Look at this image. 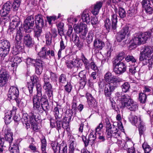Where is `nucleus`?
I'll use <instances>...</instances> for the list:
<instances>
[{"label": "nucleus", "mask_w": 153, "mask_h": 153, "mask_svg": "<svg viewBox=\"0 0 153 153\" xmlns=\"http://www.w3.org/2000/svg\"><path fill=\"white\" fill-rule=\"evenodd\" d=\"M12 4L8 1L4 4L2 7L9 12L12 8Z\"/></svg>", "instance_id": "50"}, {"label": "nucleus", "mask_w": 153, "mask_h": 153, "mask_svg": "<svg viewBox=\"0 0 153 153\" xmlns=\"http://www.w3.org/2000/svg\"><path fill=\"white\" fill-rule=\"evenodd\" d=\"M75 140L74 139H72L71 140H70L69 149L74 150V148L76 146Z\"/></svg>", "instance_id": "62"}, {"label": "nucleus", "mask_w": 153, "mask_h": 153, "mask_svg": "<svg viewBox=\"0 0 153 153\" xmlns=\"http://www.w3.org/2000/svg\"><path fill=\"white\" fill-rule=\"evenodd\" d=\"M118 85H113L110 84H106L104 88V95L105 97L109 99L112 108L113 109L115 108V103L111 98V95L112 93L114 91L115 88L117 87Z\"/></svg>", "instance_id": "6"}, {"label": "nucleus", "mask_w": 153, "mask_h": 153, "mask_svg": "<svg viewBox=\"0 0 153 153\" xmlns=\"http://www.w3.org/2000/svg\"><path fill=\"white\" fill-rule=\"evenodd\" d=\"M40 119L39 117L36 116L32 112L30 113L29 114V122L30 123L37 122Z\"/></svg>", "instance_id": "40"}, {"label": "nucleus", "mask_w": 153, "mask_h": 153, "mask_svg": "<svg viewBox=\"0 0 153 153\" xmlns=\"http://www.w3.org/2000/svg\"><path fill=\"white\" fill-rule=\"evenodd\" d=\"M31 82L28 83L27 86L30 94L33 93V89L35 83H38L39 81V78L36 75L31 76Z\"/></svg>", "instance_id": "20"}, {"label": "nucleus", "mask_w": 153, "mask_h": 153, "mask_svg": "<svg viewBox=\"0 0 153 153\" xmlns=\"http://www.w3.org/2000/svg\"><path fill=\"white\" fill-rule=\"evenodd\" d=\"M104 42L100 39H96L94 42V46L98 50H102L105 46Z\"/></svg>", "instance_id": "25"}, {"label": "nucleus", "mask_w": 153, "mask_h": 153, "mask_svg": "<svg viewBox=\"0 0 153 153\" xmlns=\"http://www.w3.org/2000/svg\"><path fill=\"white\" fill-rule=\"evenodd\" d=\"M117 16L116 14L111 15L110 18H107L105 21L104 25L108 31L111 29L115 30L117 27Z\"/></svg>", "instance_id": "7"}, {"label": "nucleus", "mask_w": 153, "mask_h": 153, "mask_svg": "<svg viewBox=\"0 0 153 153\" xmlns=\"http://www.w3.org/2000/svg\"><path fill=\"white\" fill-rule=\"evenodd\" d=\"M138 123H139L138 126H138V128L139 134L140 136H141V135L144 134V132L145 130V128L144 127V123L142 121L140 120Z\"/></svg>", "instance_id": "38"}, {"label": "nucleus", "mask_w": 153, "mask_h": 153, "mask_svg": "<svg viewBox=\"0 0 153 153\" xmlns=\"http://www.w3.org/2000/svg\"><path fill=\"white\" fill-rule=\"evenodd\" d=\"M10 44L8 41L4 40H0V55L4 57L9 53Z\"/></svg>", "instance_id": "10"}, {"label": "nucleus", "mask_w": 153, "mask_h": 153, "mask_svg": "<svg viewBox=\"0 0 153 153\" xmlns=\"http://www.w3.org/2000/svg\"><path fill=\"white\" fill-rule=\"evenodd\" d=\"M74 28L76 32L79 33L80 38L83 39H85L86 34L88 32L87 26L86 24L81 23L80 25L74 24Z\"/></svg>", "instance_id": "9"}, {"label": "nucleus", "mask_w": 153, "mask_h": 153, "mask_svg": "<svg viewBox=\"0 0 153 153\" xmlns=\"http://www.w3.org/2000/svg\"><path fill=\"white\" fill-rule=\"evenodd\" d=\"M24 43L25 45L27 47H30L32 45V38L29 34H27L24 36Z\"/></svg>", "instance_id": "26"}, {"label": "nucleus", "mask_w": 153, "mask_h": 153, "mask_svg": "<svg viewBox=\"0 0 153 153\" xmlns=\"http://www.w3.org/2000/svg\"><path fill=\"white\" fill-rule=\"evenodd\" d=\"M87 72L86 71H81L79 73V76L81 78V79H83V81L85 82L87 81L86 75Z\"/></svg>", "instance_id": "46"}, {"label": "nucleus", "mask_w": 153, "mask_h": 153, "mask_svg": "<svg viewBox=\"0 0 153 153\" xmlns=\"http://www.w3.org/2000/svg\"><path fill=\"white\" fill-rule=\"evenodd\" d=\"M42 32V28L36 27L34 30V36L37 38L38 40L41 37V35Z\"/></svg>", "instance_id": "36"}, {"label": "nucleus", "mask_w": 153, "mask_h": 153, "mask_svg": "<svg viewBox=\"0 0 153 153\" xmlns=\"http://www.w3.org/2000/svg\"><path fill=\"white\" fill-rule=\"evenodd\" d=\"M132 65H133V66H131L130 67L129 71V73H131V74L134 75L136 72V68L137 67V64H132Z\"/></svg>", "instance_id": "60"}, {"label": "nucleus", "mask_w": 153, "mask_h": 153, "mask_svg": "<svg viewBox=\"0 0 153 153\" xmlns=\"http://www.w3.org/2000/svg\"><path fill=\"white\" fill-rule=\"evenodd\" d=\"M131 29L130 25H126L123 27L117 33V42H120L125 39L126 36L128 35Z\"/></svg>", "instance_id": "11"}, {"label": "nucleus", "mask_w": 153, "mask_h": 153, "mask_svg": "<svg viewBox=\"0 0 153 153\" xmlns=\"http://www.w3.org/2000/svg\"><path fill=\"white\" fill-rule=\"evenodd\" d=\"M71 117L70 116L68 118V117H64L63 121L62 124V127L64 129H67L68 128L69 126V121L70 120H71Z\"/></svg>", "instance_id": "39"}, {"label": "nucleus", "mask_w": 153, "mask_h": 153, "mask_svg": "<svg viewBox=\"0 0 153 153\" xmlns=\"http://www.w3.org/2000/svg\"><path fill=\"white\" fill-rule=\"evenodd\" d=\"M72 39L75 43L79 44L80 42L79 37L75 33H73L72 35Z\"/></svg>", "instance_id": "58"}, {"label": "nucleus", "mask_w": 153, "mask_h": 153, "mask_svg": "<svg viewBox=\"0 0 153 153\" xmlns=\"http://www.w3.org/2000/svg\"><path fill=\"white\" fill-rule=\"evenodd\" d=\"M125 54L124 52H120L116 57H115L113 61V64H116L117 63L120 62L124 58Z\"/></svg>", "instance_id": "31"}, {"label": "nucleus", "mask_w": 153, "mask_h": 153, "mask_svg": "<svg viewBox=\"0 0 153 153\" xmlns=\"http://www.w3.org/2000/svg\"><path fill=\"white\" fill-rule=\"evenodd\" d=\"M47 19L49 25H51L52 24L54 23L55 20L57 19L56 16H53L49 17H47Z\"/></svg>", "instance_id": "54"}, {"label": "nucleus", "mask_w": 153, "mask_h": 153, "mask_svg": "<svg viewBox=\"0 0 153 153\" xmlns=\"http://www.w3.org/2000/svg\"><path fill=\"white\" fill-rule=\"evenodd\" d=\"M45 90V92L48 96V98L50 100L52 99L53 98V90L52 85L47 86L45 88H43Z\"/></svg>", "instance_id": "32"}, {"label": "nucleus", "mask_w": 153, "mask_h": 153, "mask_svg": "<svg viewBox=\"0 0 153 153\" xmlns=\"http://www.w3.org/2000/svg\"><path fill=\"white\" fill-rule=\"evenodd\" d=\"M117 141L116 142L118 146L121 149H123L124 150H127V149L128 145L126 142L124 140H122L117 139Z\"/></svg>", "instance_id": "34"}, {"label": "nucleus", "mask_w": 153, "mask_h": 153, "mask_svg": "<svg viewBox=\"0 0 153 153\" xmlns=\"http://www.w3.org/2000/svg\"><path fill=\"white\" fill-rule=\"evenodd\" d=\"M115 95L117 100L120 101L122 107H126L132 111H135L137 109V103L134 101L129 95H123L122 92H116Z\"/></svg>", "instance_id": "2"}, {"label": "nucleus", "mask_w": 153, "mask_h": 153, "mask_svg": "<svg viewBox=\"0 0 153 153\" xmlns=\"http://www.w3.org/2000/svg\"><path fill=\"white\" fill-rule=\"evenodd\" d=\"M50 78L51 80L55 81L56 79V76L54 73L50 71H47L44 74L43 77L42 78L44 82L43 86V88H45L46 87L51 85L50 82Z\"/></svg>", "instance_id": "8"}, {"label": "nucleus", "mask_w": 153, "mask_h": 153, "mask_svg": "<svg viewBox=\"0 0 153 153\" xmlns=\"http://www.w3.org/2000/svg\"><path fill=\"white\" fill-rule=\"evenodd\" d=\"M153 53V47L149 46H146L143 47L140 52V61L142 62L144 65H147L149 60Z\"/></svg>", "instance_id": "4"}, {"label": "nucleus", "mask_w": 153, "mask_h": 153, "mask_svg": "<svg viewBox=\"0 0 153 153\" xmlns=\"http://www.w3.org/2000/svg\"><path fill=\"white\" fill-rule=\"evenodd\" d=\"M20 142L19 140H17L13 145H10L9 150L10 153H19V146Z\"/></svg>", "instance_id": "23"}, {"label": "nucleus", "mask_w": 153, "mask_h": 153, "mask_svg": "<svg viewBox=\"0 0 153 153\" xmlns=\"http://www.w3.org/2000/svg\"><path fill=\"white\" fill-rule=\"evenodd\" d=\"M89 13L88 10H85L83 11L82 16L83 22H89L90 18Z\"/></svg>", "instance_id": "30"}, {"label": "nucleus", "mask_w": 153, "mask_h": 153, "mask_svg": "<svg viewBox=\"0 0 153 153\" xmlns=\"http://www.w3.org/2000/svg\"><path fill=\"white\" fill-rule=\"evenodd\" d=\"M151 36V33L149 32L140 33L134 37L131 41V46H134L144 44Z\"/></svg>", "instance_id": "5"}, {"label": "nucleus", "mask_w": 153, "mask_h": 153, "mask_svg": "<svg viewBox=\"0 0 153 153\" xmlns=\"http://www.w3.org/2000/svg\"><path fill=\"white\" fill-rule=\"evenodd\" d=\"M35 24L36 27L42 28L44 26V21L42 15L38 14L35 16Z\"/></svg>", "instance_id": "22"}, {"label": "nucleus", "mask_w": 153, "mask_h": 153, "mask_svg": "<svg viewBox=\"0 0 153 153\" xmlns=\"http://www.w3.org/2000/svg\"><path fill=\"white\" fill-rule=\"evenodd\" d=\"M47 49L45 47H44L42 48L40 51L38 53V55L39 57L42 59L46 58L47 54Z\"/></svg>", "instance_id": "35"}, {"label": "nucleus", "mask_w": 153, "mask_h": 153, "mask_svg": "<svg viewBox=\"0 0 153 153\" xmlns=\"http://www.w3.org/2000/svg\"><path fill=\"white\" fill-rule=\"evenodd\" d=\"M82 59L85 65V68L87 69H88L89 68L88 61L83 54H82Z\"/></svg>", "instance_id": "53"}, {"label": "nucleus", "mask_w": 153, "mask_h": 153, "mask_svg": "<svg viewBox=\"0 0 153 153\" xmlns=\"http://www.w3.org/2000/svg\"><path fill=\"white\" fill-rule=\"evenodd\" d=\"M23 28L20 27L19 29L18 30L16 33L15 42V48L17 49V51H19L22 49L21 40L23 37Z\"/></svg>", "instance_id": "13"}, {"label": "nucleus", "mask_w": 153, "mask_h": 153, "mask_svg": "<svg viewBox=\"0 0 153 153\" xmlns=\"http://www.w3.org/2000/svg\"><path fill=\"white\" fill-rule=\"evenodd\" d=\"M66 82V78L65 75L62 74L59 76V83H64Z\"/></svg>", "instance_id": "64"}, {"label": "nucleus", "mask_w": 153, "mask_h": 153, "mask_svg": "<svg viewBox=\"0 0 153 153\" xmlns=\"http://www.w3.org/2000/svg\"><path fill=\"white\" fill-rule=\"evenodd\" d=\"M142 4L143 8L147 13L151 14L153 13V9L149 0H143Z\"/></svg>", "instance_id": "19"}, {"label": "nucleus", "mask_w": 153, "mask_h": 153, "mask_svg": "<svg viewBox=\"0 0 153 153\" xmlns=\"http://www.w3.org/2000/svg\"><path fill=\"white\" fill-rule=\"evenodd\" d=\"M51 146L52 147V149L54 151V153H58L57 152L58 150L59 151L60 149V145H58L57 144L52 143L51 144Z\"/></svg>", "instance_id": "61"}, {"label": "nucleus", "mask_w": 153, "mask_h": 153, "mask_svg": "<svg viewBox=\"0 0 153 153\" xmlns=\"http://www.w3.org/2000/svg\"><path fill=\"white\" fill-rule=\"evenodd\" d=\"M105 125L106 127V133L107 137L110 138L111 140L114 139H118L120 137V132L117 130V127L113 124H111L108 118L105 120Z\"/></svg>", "instance_id": "3"}, {"label": "nucleus", "mask_w": 153, "mask_h": 153, "mask_svg": "<svg viewBox=\"0 0 153 153\" xmlns=\"http://www.w3.org/2000/svg\"><path fill=\"white\" fill-rule=\"evenodd\" d=\"M129 119L132 124L135 126H138V125L139 124V123H138L139 121L140 120L141 121L140 119L138 120L137 116L131 115H130L129 117Z\"/></svg>", "instance_id": "33"}, {"label": "nucleus", "mask_w": 153, "mask_h": 153, "mask_svg": "<svg viewBox=\"0 0 153 153\" xmlns=\"http://www.w3.org/2000/svg\"><path fill=\"white\" fill-rule=\"evenodd\" d=\"M149 95V94H146L143 92L139 94V100L142 103H145L146 101L147 95Z\"/></svg>", "instance_id": "37"}, {"label": "nucleus", "mask_w": 153, "mask_h": 153, "mask_svg": "<svg viewBox=\"0 0 153 153\" xmlns=\"http://www.w3.org/2000/svg\"><path fill=\"white\" fill-rule=\"evenodd\" d=\"M102 3L101 1L97 2L94 6V9L91 12L94 15H96L98 14L99 10L102 7Z\"/></svg>", "instance_id": "29"}, {"label": "nucleus", "mask_w": 153, "mask_h": 153, "mask_svg": "<svg viewBox=\"0 0 153 153\" xmlns=\"http://www.w3.org/2000/svg\"><path fill=\"white\" fill-rule=\"evenodd\" d=\"M103 125L102 123H100L99 125L95 129V134H99L101 131V130L103 127Z\"/></svg>", "instance_id": "59"}, {"label": "nucleus", "mask_w": 153, "mask_h": 153, "mask_svg": "<svg viewBox=\"0 0 153 153\" xmlns=\"http://www.w3.org/2000/svg\"><path fill=\"white\" fill-rule=\"evenodd\" d=\"M7 71L3 69H1L0 71V86L3 87L5 86L7 81Z\"/></svg>", "instance_id": "18"}, {"label": "nucleus", "mask_w": 153, "mask_h": 153, "mask_svg": "<svg viewBox=\"0 0 153 153\" xmlns=\"http://www.w3.org/2000/svg\"><path fill=\"white\" fill-rule=\"evenodd\" d=\"M97 136L95 133L91 132L88 135V139L84 136H82V139L83 141L85 147H87L88 145V143H91V145L94 143L96 139V137Z\"/></svg>", "instance_id": "17"}, {"label": "nucleus", "mask_w": 153, "mask_h": 153, "mask_svg": "<svg viewBox=\"0 0 153 153\" xmlns=\"http://www.w3.org/2000/svg\"><path fill=\"white\" fill-rule=\"evenodd\" d=\"M59 153H67V147L66 145L63 146L62 144L60 145Z\"/></svg>", "instance_id": "55"}, {"label": "nucleus", "mask_w": 153, "mask_h": 153, "mask_svg": "<svg viewBox=\"0 0 153 153\" xmlns=\"http://www.w3.org/2000/svg\"><path fill=\"white\" fill-rule=\"evenodd\" d=\"M86 96L88 103L89 106L91 107L95 106L96 105V102L92 95L90 93H87L86 94Z\"/></svg>", "instance_id": "27"}, {"label": "nucleus", "mask_w": 153, "mask_h": 153, "mask_svg": "<svg viewBox=\"0 0 153 153\" xmlns=\"http://www.w3.org/2000/svg\"><path fill=\"white\" fill-rule=\"evenodd\" d=\"M123 92H127L130 88V85L128 82H124L121 86Z\"/></svg>", "instance_id": "49"}, {"label": "nucleus", "mask_w": 153, "mask_h": 153, "mask_svg": "<svg viewBox=\"0 0 153 153\" xmlns=\"http://www.w3.org/2000/svg\"><path fill=\"white\" fill-rule=\"evenodd\" d=\"M73 67L76 69L77 71L79 69L80 66L79 64V61L78 60L76 59H73L72 61Z\"/></svg>", "instance_id": "52"}, {"label": "nucleus", "mask_w": 153, "mask_h": 153, "mask_svg": "<svg viewBox=\"0 0 153 153\" xmlns=\"http://www.w3.org/2000/svg\"><path fill=\"white\" fill-rule=\"evenodd\" d=\"M21 1V0H14L13 6V9L15 10H18V7L20 6Z\"/></svg>", "instance_id": "51"}, {"label": "nucleus", "mask_w": 153, "mask_h": 153, "mask_svg": "<svg viewBox=\"0 0 153 153\" xmlns=\"http://www.w3.org/2000/svg\"><path fill=\"white\" fill-rule=\"evenodd\" d=\"M104 79L105 81L108 82V84L113 85H118V83L122 82L123 79L119 77L112 75L111 73L110 72L106 73L104 76Z\"/></svg>", "instance_id": "12"}, {"label": "nucleus", "mask_w": 153, "mask_h": 153, "mask_svg": "<svg viewBox=\"0 0 153 153\" xmlns=\"http://www.w3.org/2000/svg\"><path fill=\"white\" fill-rule=\"evenodd\" d=\"M16 111L14 110V107H13V109L12 110L8 111L5 113L4 117V121L6 124L10 123L12 120L11 118L12 115L16 114Z\"/></svg>", "instance_id": "21"}, {"label": "nucleus", "mask_w": 153, "mask_h": 153, "mask_svg": "<svg viewBox=\"0 0 153 153\" xmlns=\"http://www.w3.org/2000/svg\"><path fill=\"white\" fill-rule=\"evenodd\" d=\"M91 22L94 28H96L99 27V21L97 17H92L91 19Z\"/></svg>", "instance_id": "43"}, {"label": "nucleus", "mask_w": 153, "mask_h": 153, "mask_svg": "<svg viewBox=\"0 0 153 153\" xmlns=\"http://www.w3.org/2000/svg\"><path fill=\"white\" fill-rule=\"evenodd\" d=\"M41 149L42 153H47L46 152L47 144L46 139L44 137H42L41 140Z\"/></svg>", "instance_id": "41"}, {"label": "nucleus", "mask_w": 153, "mask_h": 153, "mask_svg": "<svg viewBox=\"0 0 153 153\" xmlns=\"http://www.w3.org/2000/svg\"><path fill=\"white\" fill-rule=\"evenodd\" d=\"M64 88L65 90L68 93H69L72 90V86L71 83H68L65 86Z\"/></svg>", "instance_id": "63"}, {"label": "nucleus", "mask_w": 153, "mask_h": 153, "mask_svg": "<svg viewBox=\"0 0 153 153\" xmlns=\"http://www.w3.org/2000/svg\"><path fill=\"white\" fill-rule=\"evenodd\" d=\"M22 23L20 21H19L18 22H10V28L14 29L16 28L17 27H19V28L20 27H22Z\"/></svg>", "instance_id": "42"}, {"label": "nucleus", "mask_w": 153, "mask_h": 153, "mask_svg": "<svg viewBox=\"0 0 153 153\" xmlns=\"http://www.w3.org/2000/svg\"><path fill=\"white\" fill-rule=\"evenodd\" d=\"M35 20L33 16H29L27 17L23 24L25 31L28 33L31 31L30 30L33 29L34 25Z\"/></svg>", "instance_id": "14"}, {"label": "nucleus", "mask_w": 153, "mask_h": 153, "mask_svg": "<svg viewBox=\"0 0 153 153\" xmlns=\"http://www.w3.org/2000/svg\"><path fill=\"white\" fill-rule=\"evenodd\" d=\"M59 105V107L57 106L54 109V112L56 119H61V115L59 114V110L61 109Z\"/></svg>", "instance_id": "45"}, {"label": "nucleus", "mask_w": 153, "mask_h": 153, "mask_svg": "<svg viewBox=\"0 0 153 153\" xmlns=\"http://www.w3.org/2000/svg\"><path fill=\"white\" fill-rule=\"evenodd\" d=\"M119 14L121 18H123L126 16V13L124 9L121 7H119Z\"/></svg>", "instance_id": "56"}, {"label": "nucleus", "mask_w": 153, "mask_h": 153, "mask_svg": "<svg viewBox=\"0 0 153 153\" xmlns=\"http://www.w3.org/2000/svg\"><path fill=\"white\" fill-rule=\"evenodd\" d=\"M19 92L16 86H12L9 89L8 97L13 100H16L19 97Z\"/></svg>", "instance_id": "16"}, {"label": "nucleus", "mask_w": 153, "mask_h": 153, "mask_svg": "<svg viewBox=\"0 0 153 153\" xmlns=\"http://www.w3.org/2000/svg\"><path fill=\"white\" fill-rule=\"evenodd\" d=\"M93 36H94L93 31L91 30L89 32L87 37V41L88 43L90 44L92 42Z\"/></svg>", "instance_id": "47"}, {"label": "nucleus", "mask_w": 153, "mask_h": 153, "mask_svg": "<svg viewBox=\"0 0 153 153\" xmlns=\"http://www.w3.org/2000/svg\"><path fill=\"white\" fill-rule=\"evenodd\" d=\"M52 35L50 31L46 30L45 32V38L46 43L47 45H50L52 42Z\"/></svg>", "instance_id": "28"}, {"label": "nucleus", "mask_w": 153, "mask_h": 153, "mask_svg": "<svg viewBox=\"0 0 153 153\" xmlns=\"http://www.w3.org/2000/svg\"><path fill=\"white\" fill-rule=\"evenodd\" d=\"M35 66H43L44 62L39 59H35Z\"/></svg>", "instance_id": "57"}, {"label": "nucleus", "mask_w": 153, "mask_h": 153, "mask_svg": "<svg viewBox=\"0 0 153 153\" xmlns=\"http://www.w3.org/2000/svg\"><path fill=\"white\" fill-rule=\"evenodd\" d=\"M125 60L128 62H131L133 64H137L136 60L132 55H128L125 58Z\"/></svg>", "instance_id": "44"}, {"label": "nucleus", "mask_w": 153, "mask_h": 153, "mask_svg": "<svg viewBox=\"0 0 153 153\" xmlns=\"http://www.w3.org/2000/svg\"><path fill=\"white\" fill-rule=\"evenodd\" d=\"M37 94L33 98V108L39 112L47 111L49 108L47 97L45 94L42 95V87L39 83L36 84Z\"/></svg>", "instance_id": "1"}, {"label": "nucleus", "mask_w": 153, "mask_h": 153, "mask_svg": "<svg viewBox=\"0 0 153 153\" xmlns=\"http://www.w3.org/2000/svg\"><path fill=\"white\" fill-rule=\"evenodd\" d=\"M4 137L6 141L8 142L10 145H11L13 140V133L10 130L4 131Z\"/></svg>", "instance_id": "24"}, {"label": "nucleus", "mask_w": 153, "mask_h": 153, "mask_svg": "<svg viewBox=\"0 0 153 153\" xmlns=\"http://www.w3.org/2000/svg\"><path fill=\"white\" fill-rule=\"evenodd\" d=\"M142 147L145 153H149L152 150L151 148L146 143H143Z\"/></svg>", "instance_id": "48"}, {"label": "nucleus", "mask_w": 153, "mask_h": 153, "mask_svg": "<svg viewBox=\"0 0 153 153\" xmlns=\"http://www.w3.org/2000/svg\"><path fill=\"white\" fill-rule=\"evenodd\" d=\"M113 64L114 66L113 70L116 74H122L126 70V65L123 62H118L116 64Z\"/></svg>", "instance_id": "15"}]
</instances>
